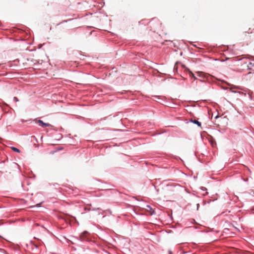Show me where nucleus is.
<instances>
[{"label": "nucleus", "instance_id": "f257e3e1", "mask_svg": "<svg viewBox=\"0 0 254 254\" xmlns=\"http://www.w3.org/2000/svg\"><path fill=\"white\" fill-rule=\"evenodd\" d=\"M249 59L251 62L247 65V68L248 70H251L252 67H254V57L250 56Z\"/></svg>", "mask_w": 254, "mask_h": 254}, {"label": "nucleus", "instance_id": "f03ea898", "mask_svg": "<svg viewBox=\"0 0 254 254\" xmlns=\"http://www.w3.org/2000/svg\"><path fill=\"white\" fill-rule=\"evenodd\" d=\"M38 123L39 124V125L42 127H52V125L51 124H48V123H44L42 120H39L38 121H37Z\"/></svg>", "mask_w": 254, "mask_h": 254}, {"label": "nucleus", "instance_id": "7ed1b4c3", "mask_svg": "<svg viewBox=\"0 0 254 254\" xmlns=\"http://www.w3.org/2000/svg\"><path fill=\"white\" fill-rule=\"evenodd\" d=\"M146 207H147L146 210L147 211L149 212L151 215H153V214H155L154 210H153V209L150 205H147Z\"/></svg>", "mask_w": 254, "mask_h": 254}, {"label": "nucleus", "instance_id": "20e7f679", "mask_svg": "<svg viewBox=\"0 0 254 254\" xmlns=\"http://www.w3.org/2000/svg\"><path fill=\"white\" fill-rule=\"evenodd\" d=\"M190 122L194 124H196L198 127H201V123L200 122H199L197 120H192V119H190Z\"/></svg>", "mask_w": 254, "mask_h": 254}, {"label": "nucleus", "instance_id": "39448f33", "mask_svg": "<svg viewBox=\"0 0 254 254\" xmlns=\"http://www.w3.org/2000/svg\"><path fill=\"white\" fill-rule=\"evenodd\" d=\"M11 149L12 150H13L15 152H18V153H19L20 152V150L16 147H11Z\"/></svg>", "mask_w": 254, "mask_h": 254}, {"label": "nucleus", "instance_id": "423d86ee", "mask_svg": "<svg viewBox=\"0 0 254 254\" xmlns=\"http://www.w3.org/2000/svg\"><path fill=\"white\" fill-rule=\"evenodd\" d=\"M211 80H212V82H214V79H215V80L221 81V82H224V81L223 80H221L218 79V78H215V77H214L213 76V77H211Z\"/></svg>", "mask_w": 254, "mask_h": 254}, {"label": "nucleus", "instance_id": "0eeeda50", "mask_svg": "<svg viewBox=\"0 0 254 254\" xmlns=\"http://www.w3.org/2000/svg\"><path fill=\"white\" fill-rule=\"evenodd\" d=\"M13 101H15V102H18V101H19L18 99L16 97H13Z\"/></svg>", "mask_w": 254, "mask_h": 254}, {"label": "nucleus", "instance_id": "6e6552de", "mask_svg": "<svg viewBox=\"0 0 254 254\" xmlns=\"http://www.w3.org/2000/svg\"><path fill=\"white\" fill-rule=\"evenodd\" d=\"M200 189H201L202 190H203V191H206V190H207L206 188H205V187H201L200 188Z\"/></svg>", "mask_w": 254, "mask_h": 254}, {"label": "nucleus", "instance_id": "1a4fd4ad", "mask_svg": "<svg viewBox=\"0 0 254 254\" xmlns=\"http://www.w3.org/2000/svg\"><path fill=\"white\" fill-rule=\"evenodd\" d=\"M190 76H191L192 77H193L194 78V79H196V78L194 76V74H193V73L191 72L190 73Z\"/></svg>", "mask_w": 254, "mask_h": 254}, {"label": "nucleus", "instance_id": "9d476101", "mask_svg": "<svg viewBox=\"0 0 254 254\" xmlns=\"http://www.w3.org/2000/svg\"><path fill=\"white\" fill-rule=\"evenodd\" d=\"M199 207V204L197 203V205H196V209H197V210H198Z\"/></svg>", "mask_w": 254, "mask_h": 254}, {"label": "nucleus", "instance_id": "9b49d317", "mask_svg": "<svg viewBox=\"0 0 254 254\" xmlns=\"http://www.w3.org/2000/svg\"><path fill=\"white\" fill-rule=\"evenodd\" d=\"M40 205H41V203H39L37 205L38 207H40Z\"/></svg>", "mask_w": 254, "mask_h": 254}, {"label": "nucleus", "instance_id": "f8f14e48", "mask_svg": "<svg viewBox=\"0 0 254 254\" xmlns=\"http://www.w3.org/2000/svg\"><path fill=\"white\" fill-rule=\"evenodd\" d=\"M219 118V116L217 115V116H216L215 117V119H217V118Z\"/></svg>", "mask_w": 254, "mask_h": 254}, {"label": "nucleus", "instance_id": "ddd939ff", "mask_svg": "<svg viewBox=\"0 0 254 254\" xmlns=\"http://www.w3.org/2000/svg\"><path fill=\"white\" fill-rule=\"evenodd\" d=\"M207 193H208V192H206V193H205V194H203V195H205L207 194Z\"/></svg>", "mask_w": 254, "mask_h": 254}, {"label": "nucleus", "instance_id": "4468645a", "mask_svg": "<svg viewBox=\"0 0 254 254\" xmlns=\"http://www.w3.org/2000/svg\"><path fill=\"white\" fill-rule=\"evenodd\" d=\"M169 254H171V252L170 251H169Z\"/></svg>", "mask_w": 254, "mask_h": 254}, {"label": "nucleus", "instance_id": "2eb2a0df", "mask_svg": "<svg viewBox=\"0 0 254 254\" xmlns=\"http://www.w3.org/2000/svg\"><path fill=\"white\" fill-rule=\"evenodd\" d=\"M245 180V181H248V179H246V180Z\"/></svg>", "mask_w": 254, "mask_h": 254}]
</instances>
